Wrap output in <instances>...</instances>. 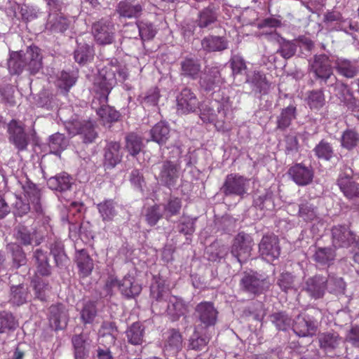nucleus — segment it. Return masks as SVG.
Masks as SVG:
<instances>
[{
    "instance_id": "obj_41",
    "label": "nucleus",
    "mask_w": 359,
    "mask_h": 359,
    "mask_svg": "<svg viewBox=\"0 0 359 359\" xmlns=\"http://www.w3.org/2000/svg\"><path fill=\"white\" fill-rule=\"evenodd\" d=\"M253 205L255 208L263 211L262 215L266 211H272L275 208L273 202V194L269 189H264L254 195Z\"/></svg>"
},
{
    "instance_id": "obj_14",
    "label": "nucleus",
    "mask_w": 359,
    "mask_h": 359,
    "mask_svg": "<svg viewBox=\"0 0 359 359\" xmlns=\"http://www.w3.org/2000/svg\"><path fill=\"white\" fill-rule=\"evenodd\" d=\"M19 182L21 184L25 198L31 203L33 212L39 215H43L41 189L27 177H25Z\"/></svg>"
},
{
    "instance_id": "obj_42",
    "label": "nucleus",
    "mask_w": 359,
    "mask_h": 359,
    "mask_svg": "<svg viewBox=\"0 0 359 359\" xmlns=\"http://www.w3.org/2000/svg\"><path fill=\"white\" fill-rule=\"evenodd\" d=\"M47 184L52 190L63 192L71 189L73 180L68 173L62 172L50 177L47 181Z\"/></svg>"
},
{
    "instance_id": "obj_23",
    "label": "nucleus",
    "mask_w": 359,
    "mask_h": 359,
    "mask_svg": "<svg viewBox=\"0 0 359 359\" xmlns=\"http://www.w3.org/2000/svg\"><path fill=\"white\" fill-rule=\"evenodd\" d=\"M221 74L217 67H205L199 77L200 89L209 93L218 87L220 83Z\"/></svg>"
},
{
    "instance_id": "obj_16",
    "label": "nucleus",
    "mask_w": 359,
    "mask_h": 359,
    "mask_svg": "<svg viewBox=\"0 0 359 359\" xmlns=\"http://www.w3.org/2000/svg\"><path fill=\"white\" fill-rule=\"evenodd\" d=\"M74 359H88L92 346V339L88 332H81L71 338Z\"/></svg>"
},
{
    "instance_id": "obj_21",
    "label": "nucleus",
    "mask_w": 359,
    "mask_h": 359,
    "mask_svg": "<svg viewBox=\"0 0 359 359\" xmlns=\"http://www.w3.org/2000/svg\"><path fill=\"white\" fill-rule=\"evenodd\" d=\"M287 174L292 180L298 186L304 187L310 184L314 177V170L311 166H306L303 163H295L292 165Z\"/></svg>"
},
{
    "instance_id": "obj_1",
    "label": "nucleus",
    "mask_w": 359,
    "mask_h": 359,
    "mask_svg": "<svg viewBox=\"0 0 359 359\" xmlns=\"http://www.w3.org/2000/svg\"><path fill=\"white\" fill-rule=\"evenodd\" d=\"M127 77L126 67L121 65L116 59H114L100 70L95 79L96 95L91 107L104 125L116 122L120 119V112L107 104L108 96L117 81L123 82Z\"/></svg>"
},
{
    "instance_id": "obj_6",
    "label": "nucleus",
    "mask_w": 359,
    "mask_h": 359,
    "mask_svg": "<svg viewBox=\"0 0 359 359\" xmlns=\"http://www.w3.org/2000/svg\"><path fill=\"white\" fill-rule=\"evenodd\" d=\"M310 70L313 74L315 79L319 81L321 85L327 84L333 79V76H335L330 57L324 53L313 56Z\"/></svg>"
},
{
    "instance_id": "obj_4",
    "label": "nucleus",
    "mask_w": 359,
    "mask_h": 359,
    "mask_svg": "<svg viewBox=\"0 0 359 359\" xmlns=\"http://www.w3.org/2000/svg\"><path fill=\"white\" fill-rule=\"evenodd\" d=\"M91 34L97 44L101 46L112 44L115 41V25L111 19L102 18L93 22Z\"/></svg>"
},
{
    "instance_id": "obj_37",
    "label": "nucleus",
    "mask_w": 359,
    "mask_h": 359,
    "mask_svg": "<svg viewBox=\"0 0 359 359\" xmlns=\"http://www.w3.org/2000/svg\"><path fill=\"white\" fill-rule=\"evenodd\" d=\"M70 21L62 13H49L46 30L51 33H64L68 29Z\"/></svg>"
},
{
    "instance_id": "obj_36",
    "label": "nucleus",
    "mask_w": 359,
    "mask_h": 359,
    "mask_svg": "<svg viewBox=\"0 0 359 359\" xmlns=\"http://www.w3.org/2000/svg\"><path fill=\"white\" fill-rule=\"evenodd\" d=\"M201 44L205 53L222 52L228 48L229 42L224 36L209 34L201 40Z\"/></svg>"
},
{
    "instance_id": "obj_64",
    "label": "nucleus",
    "mask_w": 359,
    "mask_h": 359,
    "mask_svg": "<svg viewBox=\"0 0 359 359\" xmlns=\"http://www.w3.org/2000/svg\"><path fill=\"white\" fill-rule=\"evenodd\" d=\"M163 217H164V214L160 204L149 206L145 210V221L150 226H154Z\"/></svg>"
},
{
    "instance_id": "obj_53",
    "label": "nucleus",
    "mask_w": 359,
    "mask_h": 359,
    "mask_svg": "<svg viewBox=\"0 0 359 359\" xmlns=\"http://www.w3.org/2000/svg\"><path fill=\"white\" fill-rule=\"evenodd\" d=\"M298 215L305 222H312L318 218V208L311 201H302L299 205Z\"/></svg>"
},
{
    "instance_id": "obj_30",
    "label": "nucleus",
    "mask_w": 359,
    "mask_h": 359,
    "mask_svg": "<svg viewBox=\"0 0 359 359\" xmlns=\"http://www.w3.org/2000/svg\"><path fill=\"white\" fill-rule=\"evenodd\" d=\"M314 253L312 258L319 265L330 266L334 264L337 257L336 248L332 246L320 247L314 245Z\"/></svg>"
},
{
    "instance_id": "obj_61",
    "label": "nucleus",
    "mask_w": 359,
    "mask_h": 359,
    "mask_svg": "<svg viewBox=\"0 0 359 359\" xmlns=\"http://www.w3.org/2000/svg\"><path fill=\"white\" fill-rule=\"evenodd\" d=\"M340 338L336 332H325L319 334L318 341L320 347L325 350H333L339 344Z\"/></svg>"
},
{
    "instance_id": "obj_57",
    "label": "nucleus",
    "mask_w": 359,
    "mask_h": 359,
    "mask_svg": "<svg viewBox=\"0 0 359 359\" xmlns=\"http://www.w3.org/2000/svg\"><path fill=\"white\" fill-rule=\"evenodd\" d=\"M125 140V148L130 155L135 156L141 151L143 142L140 136L135 133H130L126 136Z\"/></svg>"
},
{
    "instance_id": "obj_12",
    "label": "nucleus",
    "mask_w": 359,
    "mask_h": 359,
    "mask_svg": "<svg viewBox=\"0 0 359 359\" xmlns=\"http://www.w3.org/2000/svg\"><path fill=\"white\" fill-rule=\"evenodd\" d=\"M248 180L238 174L228 175L220 190L226 196H237L243 198L248 191Z\"/></svg>"
},
{
    "instance_id": "obj_11",
    "label": "nucleus",
    "mask_w": 359,
    "mask_h": 359,
    "mask_svg": "<svg viewBox=\"0 0 359 359\" xmlns=\"http://www.w3.org/2000/svg\"><path fill=\"white\" fill-rule=\"evenodd\" d=\"M217 316L218 311L211 302H202L194 309V317L202 328L214 327L217 323Z\"/></svg>"
},
{
    "instance_id": "obj_3",
    "label": "nucleus",
    "mask_w": 359,
    "mask_h": 359,
    "mask_svg": "<svg viewBox=\"0 0 359 359\" xmlns=\"http://www.w3.org/2000/svg\"><path fill=\"white\" fill-rule=\"evenodd\" d=\"M239 285L243 292L258 296L269 290L271 283L266 274L250 270L242 273Z\"/></svg>"
},
{
    "instance_id": "obj_31",
    "label": "nucleus",
    "mask_w": 359,
    "mask_h": 359,
    "mask_svg": "<svg viewBox=\"0 0 359 359\" xmlns=\"http://www.w3.org/2000/svg\"><path fill=\"white\" fill-rule=\"evenodd\" d=\"M14 232V237L17 241L16 243L22 247V245H31L33 243H34L35 246L40 244V242L36 239V231L25 224H19L15 227Z\"/></svg>"
},
{
    "instance_id": "obj_44",
    "label": "nucleus",
    "mask_w": 359,
    "mask_h": 359,
    "mask_svg": "<svg viewBox=\"0 0 359 359\" xmlns=\"http://www.w3.org/2000/svg\"><path fill=\"white\" fill-rule=\"evenodd\" d=\"M97 301L84 300L79 311L80 320L83 325L93 324L97 316Z\"/></svg>"
},
{
    "instance_id": "obj_60",
    "label": "nucleus",
    "mask_w": 359,
    "mask_h": 359,
    "mask_svg": "<svg viewBox=\"0 0 359 359\" xmlns=\"http://www.w3.org/2000/svg\"><path fill=\"white\" fill-rule=\"evenodd\" d=\"M313 151L318 158L327 161H330L334 156L332 144L325 140H320Z\"/></svg>"
},
{
    "instance_id": "obj_29",
    "label": "nucleus",
    "mask_w": 359,
    "mask_h": 359,
    "mask_svg": "<svg viewBox=\"0 0 359 359\" xmlns=\"http://www.w3.org/2000/svg\"><path fill=\"white\" fill-rule=\"evenodd\" d=\"M121 144L118 142H109L104 149V165L107 169L114 168L121 161Z\"/></svg>"
},
{
    "instance_id": "obj_9",
    "label": "nucleus",
    "mask_w": 359,
    "mask_h": 359,
    "mask_svg": "<svg viewBox=\"0 0 359 359\" xmlns=\"http://www.w3.org/2000/svg\"><path fill=\"white\" fill-rule=\"evenodd\" d=\"M317 323L313 316L301 312L292 320V329L299 337H313L318 330Z\"/></svg>"
},
{
    "instance_id": "obj_40",
    "label": "nucleus",
    "mask_w": 359,
    "mask_h": 359,
    "mask_svg": "<svg viewBox=\"0 0 359 359\" xmlns=\"http://www.w3.org/2000/svg\"><path fill=\"white\" fill-rule=\"evenodd\" d=\"M183 347V339L177 329L172 328L168 331V337L164 344V352L170 355H176Z\"/></svg>"
},
{
    "instance_id": "obj_59",
    "label": "nucleus",
    "mask_w": 359,
    "mask_h": 359,
    "mask_svg": "<svg viewBox=\"0 0 359 359\" xmlns=\"http://www.w3.org/2000/svg\"><path fill=\"white\" fill-rule=\"evenodd\" d=\"M327 280V290L334 294H344L346 290V283L341 277L334 274H329L326 276Z\"/></svg>"
},
{
    "instance_id": "obj_58",
    "label": "nucleus",
    "mask_w": 359,
    "mask_h": 359,
    "mask_svg": "<svg viewBox=\"0 0 359 359\" xmlns=\"http://www.w3.org/2000/svg\"><path fill=\"white\" fill-rule=\"evenodd\" d=\"M359 144V133L355 129H347L342 133L341 146L351 151Z\"/></svg>"
},
{
    "instance_id": "obj_26",
    "label": "nucleus",
    "mask_w": 359,
    "mask_h": 359,
    "mask_svg": "<svg viewBox=\"0 0 359 359\" xmlns=\"http://www.w3.org/2000/svg\"><path fill=\"white\" fill-rule=\"evenodd\" d=\"M30 292L27 284H11L8 303L13 306H20L26 304L30 298Z\"/></svg>"
},
{
    "instance_id": "obj_52",
    "label": "nucleus",
    "mask_w": 359,
    "mask_h": 359,
    "mask_svg": "<svg viewBox=\"0 0 359 359\" xmlns=\"http://www.w3.org/2000/svg\"><path fill=\"white\" fill-rule=\"evenodd\" d=\"M161 205L164 218L170 221L171 217L180 214L182 209V200L177 197H170L166 203Z\"/></svg>"
},
{
    "instance_id": "obj_24",
    "label": "nucleus",
    "mask_w": 359,
    "mask_h": 359,
    "mask_svg": "<svg viewBox=\"0 0 359 359\" xmlns=\"http://www.w3.org/2000/svg\"><path fill=\"white\" fill-rule=\"evenodd\" d=\"M32 259L36 269L35 276L48 277L52 274L53 267L50 264L48 251L36 248L33 251Z\"/></svg>"
},
{
    "instance_id": "obj_47",
    "label": "nucleus",
    "mask_w": 359,
    "mask_h": 359,
    "mask_svg": "<svg viewBox=\"0 0 359 359\" xmlns=\"http://www.w3.org/2000/svg\"><path fill=\"white\" fill-rule=\"evenodd\" d=\"M94 55L93 46L86 43H79L74 51V60L80 65H84L90 62L93 60Z\"/></svg>"
},
{
    "instance_id": "obj_25",
    "label": "nucleus",
    "mask_w": 359,
    "mask_h": 359,
    "mask_svg": "<svg viewBox=\"0 0 359 359\" xmlns=\"http://www.w3.org/2000/svg\"><path fill=\"white\" fill-rule=\"evenodd\" d=\"M327 280L326 276L316 274L306 279L304 290L310 297L315 299L323 298L327 290Z\"/></svg>"
},
{
    "instance_id": "obj_27",
    "label": "nucleus",
    "mask_w": 359,
    "mask_h": 359,
    "mask_svg": "<svg viewBox=\"0 0 359 359\" xmlns=\"http://www.w3.org/2000/svg\"><path fill=\"white\" fill-rule=\"evenodd\" d=\"M180 74L184 78L196 80L201 70L200 60L192 56H186L180 62Z\"/></svg>"
},
{
    "instance_id": "obj_13",
    "label": "nucleus",
    "mask_w": 359,
    "mask_h": 359,
    "mask_svg": "<svg viewBox=\"0 0 359 359\" xmlns=\"http://www.w3.org/2000/svg\"><path fill=\"white\" fill-rule=\"evenodd\" d=\"M8 141L18 151L27 150L29 143V135L25 132V128L19 121L13 119L7 126Z\"/></svg>"
},
{
    "instance_id": "obj_38",
    "label": "nucleus",
    "mask_w": 359,
    "mask_h": 359,
    "mask_svg": "<svg viewBox=\"0 0 359 359\" xmlns=\"http://www.w3.org/2000/svg\"><path fill=\"white\" fill-rule=\"evenodd\" d=\"M75 262L81 277L86 278L91 274L94 268V264L93 259L86 250L81 249L76 251Z\"/></svg>"
},
{
    "instance_id": "obj_5",
    "label": "nucleus",
    "mask_w": 359,
    "mask_h": 359,
    "mask_svg": "<svg viewBox=\"0 0 359 359\" xmlns=\"http://www.w3.org/2000/svg\"><path fill=\"white\" fill-rule=\"evenodd\" d=\"M165 281L161 278H156L155 282L150 287V295L152 299L151 309L153 312L161 314L165 312L166 303L171 297Z\"/></svg>"
},
{
    "instance_id": "obj_35",
    "label": "nucleus",
    "mask_w": 359,
    "mask_h": 359,
    "mask_svg": "<svg viewBox=\"0 0 359 359\" xmlns=\"http://www.w3.org/2000/svg\"><path fill=\"white\" fill-rule=\"evenodd\" d=\"M142 290V285L136 280L133 276L126 274L119 285V291L126 299L137 297Z\"/></svg>"
},
{
    "instance_id": "obj_46",
    "label": "nucleus",
    "mask_w": 359,
    "mask_h": 359,
    "mask_svg": "<svg viewBox=\"0 0 359 359\" xmlns=\"http://www.w3.org/2000/svg\"><path fill=\"white\" fill-rule=\"evenodd\" d=\"M150 135L151 140L160 145L165 144L172 135L168 124L164 121L157 123L150 130Z\"/></svg>"
},
{
    "instance_id": "obj_63",
    "label": "nucleus",
    "mask_w": 359,
    "mask_h": 359,
    "mask_svg": "<svg viewBox=\"0 0 359 359\" xmlns=\"http://www.w3.org/2000/svg\"><path fill=\"white\" fill-rule=\"evenodd\" d=\"M307 104L311 109L318 110L325 104V97L322 89L308 92Z\"/></svg>"
},
{
    "instance_id": "obj_55",
    "label": "nucleus",
    "mask_w": 359,
    "mask_h": 359,
    "mask_svg": "<svg viewBox=\"0 0 359 359\" xmlns=\"http://www.w3.org/2000/svg\"><path fill=\"white\" fill-rule=\"evenodd\" d=\"M69 144V140L63 133H55L48 138V147L50 151L57 154L64 151Z\"/></svg>"
},
{
    "instance_id": "obj_20",
    "label": "nucleus",
    "mask_w": 359,
    "mask_h": 359,
    "mask_svg": "<svg viewBox=\"0 0 359 359\" xmlns=\"http://www.w3.org/2000/svg\"><path fill=\"white\" fill-rule=\"evenodd\" d=\"M48 321L50 327L55 331L65 329L69 321V314L62 304H53L48 308Z\"/></svg>"
},
{
    "instance_id": "obj_19",
    "label": "nucleus",
    "mask_w": 359,
    "mask_h": 359,
    "mask_svg": "<svg viewBox=\"0 0 359 359\" xmlns=\"http://www.w3.org/2000/svg\"><path fill=\"white\" fill-rule=\"evenodd\" d=\"M337 184L347 198L353 200L359 198V183L353 180L351 168H348L340 174Z\"/></svg>"
},
{
    "instance_id": "obj_39",
    "label": "nucleus",
    "mask_w": 359,
    "mask_h": 359,
    "mask_svg": "<svg viewBox=\"0 0 359 359\" xmlns=\"http://www.w3.org/2000/svg\"><path fill=\"white\" fill-rule=\"evenodd\" d=\"M188 310V306L182 299L177 297H171L166 303L165 311L172 321H177L184 316Z\"/></svg>"
},
{
    "instance_id": "obj_17",
    "label": "nucleus",
    "mask_w": 359,
    "mask_h": 359,
    "mask_svg": "<svg viewBox=\"0 0 359 359\" xmlns=\"http://www.w3.org/2000/svg\"><path fill=\"white\" fill-rule=\"evenodd\" d=\"M332 245L337 248H348L355 243L356 236L346 225H336L331 229Z\"/></svg>"
},
{
    "instance_id": "obj_2",
    "label": "nucleus",
    "mask_w": 359,
    "mask_h": 359,
    "mask_svg": "<svg viewBox=\"0 0 359 359\" xmlns=\"http://www.w3.org/2000/svg\"><path fill=\"white\" fill-rule=\"evenodd\" d=\"M7 67L12 76H19L25 69L30 74H36L43 67L41 49L33 45L27 47L25 50H10Z\"/></svg>"
},
{
    "instance_id": "obj_8",
    "label": "nucleus",
    "mask_w": 359,
    "mask_h": 359,
    "mask_svg": "<svg viewBox=\"0 0 359 359\" xmlns=\"http://www.w3.org/2000/svg\"><path fill=\"white\" fill-rule=\"evenodd\" d=\"M66 128L69 133L80 135L85 144L95 142L98 137L96 124L90 121L73 119L67 123Z\"/></svg>"
},
{
    "instance_id": "obj_50",
    "label": "nucleus",
    "mask_w": 359,
    "mask_h": 359,
    "mask_svg": "<svg viewBox=\"0 0 359 359\" xmlns=\"http://www.w3.org/2000/svg\"><path fill=\"white\" fill-rule=\"evenodd\" d=\"M269 317L271 323L279 331H287L292 326V320L286 311L274 312Z\"/></svg>"
},
{
    "instance_id": "obj_15",
    "label": "nucleus",
    "mask_w": 359,
    "mask_h": 359,
    "mask_svg": "<svg viewBox=\"0 0 359 359\" xmlns=\"http://www.w3.org/2000/svg\"><path fill=\"white\" fill-rule=\"evenodd\" d=\"M259 253L268 262L278 259L280 254L278 236L273 233L264 235L259 243Z\"/></svg>"
},
{
    "instance_id": "obj_48",
    "label": "nucleus",
    "mask_w": 359,
    "mask_h": 359,
    "mask_svg": "<svg viewBox=\"0 0 359 359\" xmlns=\"http://www.w3.org/2000/svg\"><path fill=\"white\" fill-rule=\"evenodd\" d=\"M50 252L55 261V266L58 268H62L69 260L65 251L64 245L61 241H55L50 245Z\"/></svg>"
},
{
    "instance_id": "obj_28",
    "label": "nucleus",
    "mask_w": 359,
    "mask_h": 359,
    "mask_svg": "<svg viewBox=\"0 0 359 359\" xmlns=\"http://www.w3.org/2000/svg\"><path fill=\"white\" fill-rule=\"evenodd\" d=\"M334 67L339 75L346 79H353L359 74V62L356 60L337 58Z\"/></svg>"
},
{
    "instance_id": "obj_62",
    "label": "nucleus",
    "mask_w": 359,
    "mask_h": 359,
    "mask_svg": "<svg viewBox=\"0 0 359 359\" xmlns=\"http://www.w3.org/2000/svg\"><path fill=\"white\" fill-rule=\"evenodd\" d=\"M135 24L142 40H151L155 36L157 30L152 22L147 20H137Z\"/></svg>"
},
{
    "instance_id": "obj_49",
    "label": "nucleus",
    "mask_w": 359,
    "mask_h": 359,
    "mask_svg": "<svg viewBox=\"0 0 359 359\" xmlns=\"http://www.w3.org/2000/svg\"><path fill=\"white\" fill-rule=\"evenodd\" d=\"M279 47L276 51L285 60H289L295 55L298 47L294 39L287 40L283 37H280L278 40Z\"/></svg>"
},
{
    "instance_id": "obj_32",
    "label": "nucleus",
    "mask_w": 359,
    "mask_h": 359,
    "mask_svg": "<svg viewBox=\"0 0 359 359\" xmlns=\"http://www.w3.org/2000/svg\"><path fill=\"white\" fill-rule=\"evenodd\" d=\"M245 82L250 84L253 87L255 92L260 95H266L271 86L266 74L262 72L257 70L247 74Z\"/></svg>"
},
{
    "instance_id": "obj_43",
    "label": "nucleus",
    "mask_w": 359,
    "mask_h": 359,
    "mask_svg": "<svg viewBox=\"0 0 359 359\" xmlns=\"http://www.w3.org/2000/svg\"><path fill=\"white\" fill-rule=\"evenodd\" d=\"M7 250L11 255V269L18 270L20 267L26 266L27 258L22 247L17 243H11L6 245Z\"/></svg>"
},
{
    "instance_id": "obj_45",
    "label": "nucleus",
    "mask_w": 359,
    "mask_h": 359,
    "mask_svg": "<svg viewBox=\"0 0 359 359\" xmlns=\"http://www.w3.org/2000/svg\"><path fill=\"white\" fill-rule=\"evenodd\" d=\"M128 344L138 346L144 342L145 327L140 322H135L125 332Z\"/></svg>"
},
{
    "instance_id": "obj_33",
    "label": "nucleus",
    "mask_w": 359,
    "mask_h": 359,
    "mask_svg": "<svg viewBox=\"0 0 359 359\" xmlns=\"http://www.w3.org/2000/svg\"><path fill=\"white\" fill-rule=\"evenodd\" d=\"M217 11L218 8L212 3L202 8L196 20L197 26L201 29H205L215 24L218 19Z\"/></svg>"
},
{
    "instance_id": "obj_22",
    "label": "nucleus",
    "mask_w": 359,
    "mask_h": 359,
    "mask_svg": "<svg viewBox=\"0 0 359 359\" xmlns=\"http://www.w3.org/2000/svg\"><path fill=\"white\" fill-rule=\"evenodd\" d=\"M144 6L136 0H122L115 8L119 18L138 19L142 15Z\"/></svg>"
},
{
    "instance_id": "obj_34",
    "label": "nucleus",
    "mask_w": 359,
    "mask_h": 359,
    "mask_svg": "<svg viewBox=\"0 0 359 359\" xmlns=\"http://www.w3.org/2000/svg\"><path fill=\"white\" fill-rule=\"evenodd\" d=\"M297 116V104L293 102L281 109L280 114L276 117V130L285 131L291 126L292 122Z\"/></svg>"
},
{
    "instance_id": "obj_10",
    "label": "nucleus",
    "mask_w": 359,
    "mask_h": 359,
    "mask_svg": "<svg viewBox=\"0 0 359 359\" xmlns=\"http://www.w3.org/2000/svg\"><path fill=\"white\" fill-rule=\"evenodd\" d=\"M252 246L253 239L252 236L242 231L238 233L233 238L231 253L242 264L250 257Z\"/></svg>"
},
{
    "instance_id": "obj_18",
    "label": "nucleus",
    "mask_w": 359,
    "mask_h": 359,
    "mask_svg": "<svg viewBox=\"0 0 359 359\" xmlns=\"http://www.w3.org/2000/svg\"><path fill=\"white\" fill-rule=\"evenodd\" d=\"M178 114H187L198 107V100L195 93L189 88H184L176 97Z\"/></svg>"
},
{
    "instance_id": "obj_7",
    "label": "nucleus",
    "mask_w": 359,
    "mask_h": 359,
    "mask_svg": "<svg viewBox=\"0 0 359 359\" xmlns=\"http://www.w3.org/2000/svg\"><path fill=\"white\" fill-rule=\"evenodd\" d=\"M156 180L162 186L169 189L175 187L180 175V163L176 161L165 160L158 165Z\"/></svg>"
},
{
    "instance_id": "obj_56",
    "label": "nucleus",
    "mask_w": 359,
    "mask_h": 359,
    "mask_svg": "<svg viewBox=\"0 0 359 359\" xmlns=\"http://www.w3.org/2000/svg\"><path fill=\"white\" fill-rule=\"evenodd\" d=\"M18 326V320L12 313L6 311L0 312V334L13 332Z\"/></svg>"
},
{
    "instance_id": "obj_51",
    "label": "nucleus",
    "mask_w": 359,
    "mask_h": 359,
    "mask_svg": "<svg viewBox=\"0 0 359 359\" xmlns=\"http://www.w3.org/2000/svg\"><path fill=\"white\" fill-rule=\"evenodd\" d=\"M99 214L104 222H111L116 215V203L112 199H105L97 204Z\"/></svg>"
},
{
    "instance_id": "obj_54",
    "label": "nucleus",
    "mask_w": 359,
    "mask_h": 359,
    "mask_svg": "<svg viewBox=\"0 0 359 359\" xmlns=\"http://www.w3.org/2000/svg\"><path fill=\"white\" fill-rule=\"evenodd\" d=\"M31 285L36 298L45 301L47 292L50 289L48 281L43 279L41 276H34L31 280Z\"/></svg>"
}]
</instances>
